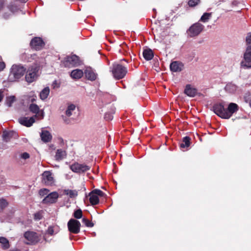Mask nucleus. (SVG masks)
I'll list each match as a JSON object with an SVG mask.
<instances>
[{
    "instance_id": "f257e3e1",
    "label": "nucleus",
    "mask_w": 251,
    "mask_h": 251,
    "mask_svg": "<svg viewBox=\"0 0 251 251\" xmlns=\"http://www.w3.org/2000/svg\"><path fill=\"white\" fill-rule=\"evenodd\" d=\"M26 69L21 65H13L11 67L8 76L9 82L18 81L25 74Z\"/></svg>"
},
{
    "instance_id": "f03ea898",
    "label": "nucleus",
    "mask_w": 251,
    "mask_h": 251,
    "mask_svg": "<svg viewBox=\"0 0 251 251\" xmlns=\"http://www.w3.org/2000/svg\"><path fill=\"white\" fill-rule=\"evenodd\" d=\"M204 26L199 22L192 24L186 31L188 37L193 38L199 35L204 30Z\"/></svg>"
},
{
    "instance_id": "7ed1b4c3",
    "label": "nucleus",
    "mask_w": 251,
    "mask_h": 251,
    "mask_svg": "<svg viewBox=\"0 0 251 251\" xmlns=\"http://www.w3.org/2000/svg\"><path fill=\"white\" fill-rule=\"evenodd\" d=\"M127 72V69L119 64H114L112 68V73L115 78L120 79L125 77Z\"/></svg>"
},
{
    "instance_id": "20e7f679",
    "label": "nucleus",
    "mask_w": 251,
    "mask_h": 251,
    "mask_svg": "<svg viewBox=\"0 0 251 251\" xmlns=\"http://www.w3.org/2000/svg\"><path fill=\"white\" fill-rule=\"evenodd\" d=\"M39 66L34 64L28 69L26 75L25 80L28 83H31L35 81L38 76V71Z\"/></svg>"
},
{
    "instance_id": "39448f33",
    "label": "nucleus",
    "mask_w": 251,
    "mask_h": 251,
    "mask_svg": "<svg viewBox=\"0 0 251 251\" xmlns=\"http://www.w3.org/2000/svg\"><path fill=\"white\" fill-rule=\"evenodd\" d=\"M62 63L65 67H72L79 65L80 61L77 56L72 55L65 57Z\"/></svg>"
},
{
    "instance_id": "423d86ee",
    "label": "nucleus",
    "mask_w": 251,
    "mask_h": 251,
    "mask_svg": "<svg viewBox=\"0 0 251 251\" xmlns=\"http://www.w3.org/2000/svg\"><path fill=\"white\" fill-rule=\"evenodd\" d=\"M213 111L218 116L223 119H226L227 115L226 114V108L225 107V103L220 102L214 105Z\"/></svg>"
},
{
    "instance_id": "0eeeda50",
    "label": "nucleus",
    "mask_w": 251,
    "mask_h": 251,
    "mask_svg": "<svg viewBox=\"0 0 251 251\" xmlns=\"http://www.w3.org/2000/svg\"><path fill=\"white\" fill-rule=\"evenodd\" d=\"M75 105L72 103L68 104L66 109L65 111L64 115H62V118L63 120V121L65 123H70V120L69 119H68V118L72 116L74 113H75Z\"/></svg>"
},
{
    "instance_id": "6e6552de",
    "label": "nucleus",
    "mask_w": 251,
    "mask_h": 251,
    "mask_svg": "<svg viewBox=\"0 0 251 251\" xmlns=\"http://www.w3.org/2000/svg\"><path fill=\"white\" fill-rule=\"evenodd\" d=\"M104 193L100 190L95 189L89 193V201L93 205L98 204L99 203V196L103 197Z\"/></svg>"
},
{
    "instance_id": "1a4fd4ad",
    "label": "nucleus",
    "mask_w": 251,
    "mask_h": 251,
    "mask_svg": "<svg viewBox=\"0 0 251 251\" xmlns=\"http://www.w3.org/2000/svg\"><path fill=\"white\" fill-rule=\"evenodd\" d=\"M70 169L74 172L78 174L84 173L90 169V166L85 164L75 163L70 165Z\"/></svg>"
},
{
    "instance_id": "9d476101",
    "label": "nucleus",
    "mask_w": 251,
    "mask_h": 251,
    "mask_svg": "<svg viewBox=\"0 0 251 251\" xmlns=\"http://www.w3.org/2000/svg\"><path fill=\"white\" fill-rule=\"evenodd\" d=\"M242 67L251 68V46L247 47L244 54V60L241 63Z\"/></svg>"
},
{
    "instance_id": "9b49d317",
    "label": "nucleus",
    "mask_w": 251,
    "mask_h": 251,
    "mask_svg": "<svg viewBox=\"0 0 251 251\" xmlns=\"http://www.w3.org/2000/svg\"><path fill=\"white\" fill-rule=\"evenodd\" d=\"M81 224L80 222L73 219H71L68 223V227L69 230L73 233L77 234L80 231Z\"/></svg>"
},
{
    "instance_id": "f8f14e48",
    "label": "nucleus",
    "mask_w": 251,
    "mask_h": 251,
    "mask_svg": "<svg viewBox=\"0 0 251 251\" xmlns=\"http://www.w3.org/2000/svg\"><path fill=\"white\" fill-rule=\"evenodd\" d=\"M30 111L35 114V116H33L37 120H41L43 119L44 116V113L43 110H40L39 106L35 104H31L29 106Z\"/></svg>"
},
{
    "instance_id": "ddd939ff",
    "label": "nucleus",
    "mask_w": 251,
    "mask_h": 251,
    "mask_svg": "<svg viewBox=\"0 0 251 251\" xmlns=\"http://www.w3.org/2000/svg\"><path fill=\"white\" fill-rule=\"evenodd\" d=\"M42 181L47 185H52L54 184V179L52 173L50 171H45L42 175Z\"/></svg>"
},
{
    "instance_id": "4468645a",
    "label": "nucleus",
    "mask_w": 251,
    "mask_h": 251,
    "mask_svg": "<svg viewBox=\"0 0 251 251\" xmlns=\"http://www.w3.org/2000/svg\"><path fill=\"white\" fill-rule=\"evenodd\" d=\"M25 237L29 241L27 244L37 243L40 239L39 236L36 232L27 231L25 233Z\"/></svg>"
},
{
    "instance_id": "2eb2a0df",
    "label": "nucleus",
    "mask_w": 251,
    "mask_h": 251,
    "mask_svg": "<svg viewBox=\"0 0 251 251\" xmlns=\"http://www.w3.org/2000/svg\"><path fill=\"white\" fill-rule=\"evenodd\" d=\"M59 197L58 193L57 192H53L49 194L43 200L44 203H55Z\"/></svg>"
},
{
    "instance_id": "dca6fc26",
    "label": "nucleus",
    "mask_w": 251,
    "mask_h": 251,
    "mask_svg": "<svg viewBox=\"0 0 251 251\" xmlns=\"http://www.w3.org/2000/svg\"><path fill=\"white\" fill-rule=\"evenodd\" d=\"M30 45L32 48L39 50L42 48L44 44L41 38L35 37L31 40Z\"/></svg>"
},
{
    "instance_id": "f3484780",
    "label": "nucleus",
    "mask_w": 251,
    "mask_h": 251,
    "mask_svg": "<svg viewBox=\"0 0 251 251\" xmlns=\"http://www.w3.org/2000/svg\"><path fill=\"white\" fill-rule=\"evenodd\" d=\"M35 122V119L34 117H31L29 118L28 117H23L19 119V122L22 125L30 127Z\"/></svg>"
},
{
    "instance_id": "a211bd4d",
    "label": "nucleus",
    "mask_w": 251,
    "mask_h": 251,
    "mask_svg": "<svg viewBox=\"0 0 251 251\" xmlns=\"http://www.w3.org/2000/svg\"><path fill=\"white\" fill-rule=\"evenodd\" d=\"M238 110V106L235 103H230L226 108V114L227 115L226 119H229L232 114Z\"/></svg>"
},
{
    "instance_id": "6ab92c4d",
    "label": "nucleus",
    "mask_w": 251,
    "mask_h": 251,
    "mask_svg": "<svg viewBox=\"0 0 251 251\" xmlns=\"http://www.w3.org/2000/svg\"><path fill=\"white\" fill-rule=\"evenodd\" d=\"M170 67L172 72H178L182 71L183 68V65L181 62L174 61L171 63Z\"/></svg>"
},
{
    "instance_id": "aec40b11",
    "label": "nucleus",
    "mask_w": 251,
    "mask_h": 251,
    "mask_svg": "<svg viewBox=\"0 0 251 251\" xmlns=\"http://www.w3.org/2000/svg\"><path fill=\"white\" fill-rule=\"evenodd\" d=\"M17 137V134L15 132L10 131H4L3 132L2 137L3 140L5 142H8L10 140V139L12 138H16Z\"/></svg>"
},
{
    "instance_id": "412c9836",
    "label": "nucleus",
    "mask_w": 251,
    "mask_h": 251,
    "mask_svg": "<svg viewBox=\"0 0 251 251\" xmlns=\"http://www.w3.org/2000/svg\"><path fill=\"white\" fill-rule=\"evenodd\" d=\"M40 136L42 140L44 142H50L52 138L50 133L47 130H43L42 131Z\"/></svg>"
},
{
    "instance_id": "4be33fe9",
    "label": "nucleus",
    "mask_w": 251,
    "mask_h": 251,
    "mask_svg": "<svg viewBox=\"0 0 251 251\" xmlns=\"http://www.w3.org/2000/svg\"><path fill=\"white\" fill-rule=\"evenodd\" d=\"M63 194L68 196L71 199H74L77 197L78 195V191L76 190L64 189L63 190Z\"/></svg>"
},
{
    "instance_id": "5701e85b",
    "label": "nucleus",
    "mask_w": 251,
    "mask_h": 251,
    "mask_svg": "<svg viewBox=\"0 0 251 251\" xmlns=\"http://www.w3.org/2000/svg\"><path fill=\"white\" fill-rule=\"evenodd\" d=\"M66 156V152L62 149H58L56 151L55 158L56 160H61Z\"/></svg>"
},
{
    "instance_id": "b1692460",
    "label": "nucleus",
    "mask_w": 251,
    "mask_h": 251,
    "mask_svg": "<svg viewBox=\"0 0 251 251\" xmlns=\"http://www.w3.org/2000/svg\"><path fill=\"white\" fill-rule=\"evenodd\" d=\"M83 75V72L81 70L76 69L73 70L71 73V76L73 78H80Z\"/></svg>"
},
{
    "instance_id": "393cba45",
    "label": "nucleus",
    "mask_w": 251,
    "mask_h": 251,
    "mask_svg": "<svg viewBox=\"0 0 251 251\" xmlns=\"http://www.w3.org/2000/svg\"><path fill=\"white\" fill-rule=\"evenodd\" d=\"M143 55L146 60H150L153 57V53L151 49L145 50L143 52Z\"/></svg>"
},
{
    "instance_id": "a878e982",
    "label": "nucleus",
    "mask_w": 251,
    "mask_h": 251,
    "mask_svg": "<svg viewBox=\"0 0 251 251\" xmlns=\"http://www.w3.org/2000/svg\"><path fill=\"white\" fill-rule=\"evenodd\" d=\"M196 93V89L191 87L190 86L187 85L185 89V93L189 97H194Z\"/></svg>"
},
{
    "instance_id": "bb28decb",
    "label": "nucleus",
    "mask_w": 251,
    "mask_h": 251,
    "mask_svg": "<svg viewBox=\"0 0 251 251\" xmlns=\"http://www.w3.org/2000/svg\"><path fill=\"white\" fill-rule=\"evenodd\" d=\"M212 17V13L205 12L201 17L200 20L198 21L200 23L202 22L204 23H207Z\"/></svg>"
},
{
    "instance_id": "cd10ccee",
    "label": "nucleus",
    "mask_w": 251,
    "mask_h": 251,
    "mask_svg": "<svg viewBox=\"0 0 251 251\" xmlns=\"http://www.w3.org/2000/svg\"><path fill=\"white\" fill-rule=\"evenodd\" d=\"M237 88V87L236 85L232 83H229L227 84L226 86L225 90L226 91L232 93L235 92L236 91Z\"/></svg>"
},
{
    "instance_id": "c85d7f7f",
    "label": "nucleus",
    "mask_w": 251,
    "mask_h": 251,
    "mask_svg": "<svg viewBox=\"0 0 251 251\" xmlns=\"http://www.w3.org/2000/svg\"><path fill=\"white\" fill-rule=\"evenodd\" d=\"M85 75L86 77L90 80H95L97 78V75L91 70H86Z\"/></svg>"
},
{
    "instance_id": "c756f323",
    "label": "nucleus",
    "mask_w": 251,
    "mask_h": 251,
    "mask_svg": "<svg viewBox=\"0 0 251 251\" xmlns=\"http://www.w3.org/2000/svg\"><path fill=\"white\" fill-rule=\"evenodd\" d=\"M50 93V89L49 87L45 88L40 93V96L42 100H44L47 98Z\"/></svg>"
},
{
    "instance_id": "7c9ffc66",
    "label": "nucleus",
    "mask_w": 251,
    "mask_h": 251,
    "mask_svg": "<svg viewBox=\"0 0 251 251\" xmlns=\"http://www.w3.org/2000/svg\"><path fill=\"white\" fill-rule=\"evenodd\" d=\"M190 138L189 137L186 136L184 137L182 142L180 144V147L182 148L188 147L190 146Z\"/></svg>"
},
{
    "instance_id": "2f4dec72",
    "label": "nucleus",
    "mask_w": 251,
    "mask_h": 251,
    "mask_svg": "<svg viewBox=\"0 0 251 251\" xmlns=\"http://www.w3.org/2000/svg\"><path fill=\"white\" fill-rule=\"evenodd\" d=\"M0 243L2 245V248L7 249L9 247V243L7 239L4 237H0Z\"/></svg>"
},
{
    "instance_id": "473e14b6",
    "label": "nucleus",
    "mask_w": 251,
    "mask_h": 251,
    "mask_svg": "<svg viewBox=\"0 0 251 251\" xmlns=\"http://www.w3.org/2000/svg\"><path fill=\"white\" fill-rule=\"evenodd\" d=\"M8 205V202L3 199H0V210H2Z\"/></svg>"
},
{
    "instance_id": "72a5a7b5",
    "label": "nucleus",
    "mask_w": 251,
    "mask_h": 251,
    "mask_svg": "<svg viewBox=\"0 0 251 251\" xmlns=\"http://www.w3.org/2000/svg\"><path fill=\"white\" fill-rule=\"evenodd\" d=\"M15 97L14 96H10L7 97L6 100L7 105H8L9 107L11 106L12 103L15 101Z\"/></svg>"
},
{
    "instance_id": "f704fd0d",
    "label": "nucleus",
    "mask_w": 251,
    "mask_h": 251,
    "mask_svg": "<svg viewBox=\"0 0 251 251\" xmlns=\"http://www.w3.org/2000/svg\"><path fill=\"white\" fill-rule=\"evenodd\" d=\"M74 217L76 219H80L82 216V211L80 209L76 210L74 214Z\"/></svg>"
},
{
    "instance_id": "c9c22d12",
    "label": "nucleus",
    "mask_w": 251,
    "mask_h": 251,
    "mask_svg": "<svg viewBox=\"0 0 251 251\" xmlns=\"http://www.w3.org/2000/svg\"><path fill=\"white\" fill-rule=\"evenodd\" d=\"M82 222L88 227H92L94 226V224L86 218H83L82 219Z\"/></svg>"
},
{
    "instance_id": "e433bc0d",
    "label": "nucleus",
    "mask_w": 251,
    "mask_h": 251,
    "mask_svg": "<svg viewBox=\"0 0 251 251\" xmlns=\"http://www.w3.org/2000/svg\"><path fill=\"white\" fill-rule=\"evenodd\" d=\"M200 2V0H189L188 4L190 6L193 7L197 5Z\"/></svg>"
},
{
    "instance_id": "4c0bfd02",
    "label": "nucleus",
    "mask_w": 251,
    "mask_h": 251,
    "mask_svg": "<svg viewBox=\"0 0 251 251\" xmlns=\"http://www.w3.org/2000/svg\"><path fill=\"white\" fill-rule=\"evenodd\" d=\"M49 190L47 189H42L39 191V194L40 196H44L48 195Z\"/></svg>"
},
{
    "instance_id": "58836bf2",
    "label": "nucleus",
    "mask_w": 251,
    "mask_h": 251,
    "mask_svg": "<svg viewBox=\"0 0 251 251\" xmlns=\"http://www.w3.org/2000/svg\"><path fill=\"white\" fill-rule=\"evenodd\" d=\"M42 215L41 212H39L34 214V219L36 220H40L42 219Z\"/></svg>"
},
{
    "instance_id": "ea45409f",
    "label": "nucleus",
    "mask_w": 251,
    "mask_h": 251,
    "mask_svg": "<svg viewBox=\"0 0 251 251\" xmlns=\"http://www.w3.org/2000/svg\"><path fill=\"white\" fill-rule=\"evenodd\" d=\"M246 40L248 44L251 45V33L248 34Z\"/></svg>"
},
{
    "instance_id": "a19ab883",
    "label": "nucleus",
    "mask_w": 251,
    "mask_h": 251,
    "mask_svg": "<svg viewBox=\"0 0 251 251\" xmlns=\"http://www.w3.org/2000/svg\"><path fill=\"white\" fill-rule=\"evenodd\" d=\"M9 9L13 13L17 10V7L16 6L9 5Z\"/></svg>"
},
{
    "instance_id": "79ce46f5",
    "label": "nucleus",
    "mask_w": 251,
    "mask_h": 251,
    "mask_svg": "<svg viewBox=\"0 0 251 251\" xmlns=\"http://www.w3.org/2000/svg\"><path fill=\"white\" fill-rule=\"evenodd\" d=\"M21 157L22 158L26 159L29 157V155L28 153L26 152H24L21 155Z\"/></svg>"
},
{
    "instance_id": "37998d69",
    "label": "nucleus",
    "mask_w": 251,
    "mask_h": 251,
    "mask_svg": "<svg viewBox=\"0 0 251 251\" xmlns=\"http://www.w3.org/2000/svg\"><path fill=\"white\" fill-rule=\"evenodd\" d=\"M5 68V64L3 62L0 61V71H2Z\"/></svg>"
},
{
    "instance_id": "c03bdc74",
    "label": "nucleus",
    "mask_w": 251,
    "mask_h": 251,
    "mask_svg": "<svg viewBox=\"0 0 251 251\" xmlns=\"http://www.w3.org/2000/svg\"><path fill=\"white\" fill-rule=\"evenodd\" d=\"M105 118L107 120H111L112 119V117L109 114H105Z\"/></svg>"
},
{
    "instance_id": "a18cd8bd",
    "label": "nucleus",
    "mask_w": 251,
    "mask_h": 251,
    "mask_svg": "<svg viewBox=\"0 0 251 251\" xmlns=\"http://www.w3.org/2000/svg\"><path fill=\"white\" fill-rule=\"evenodd\" d=\"M3 97V94H2V91L0 90V102L2 100Z\"/></svg>"
},
{
    "instance_id": "49530a36",
    "label": "nucleus",
    "mask_w": 251,
    "mask_h": 251,
    "mask_svg": "<svg viewBox=\"0 0 251 251\" xmlns=\"http://www.w3.org/2000/svg\"><path fill=\"white\" fill-rule=\"evenodd\" d=\"M52 85H53V88H55V87H58V86H57V83L56 81H54L53 82Z\"/></svg>"
},
{
    "instance_id": "de8ad7c7",
    "label": "nucleus",
    "mask_w": 251,
    "mask_h": 251,
    "mask_svg": "<svg viewBox=\"0 0 251 251\" xmlns=\"http://www.w3.org/2000/svg\"><path fill=\"white\" fill-rule=\"evenodd\" d=\"M48 232L49 233H50V234H52V233H53V230L51 228H49L48 229Z\"/></svg>"
},
{
    "instance_id": "09e8293b",
    "label": "nucleus",
    "mask_w": 251,
    "mask_h": 251,
    "mask_svg": "<svg viewBox=\"0 0 251 251\" xmlns=\"http://www.w3.org/2000/svg\"><path fill=\"white\" fill-rule=\"evenodd\" d=\"M249 104H250V106L251 107V100H250V101L249 102Z\"/></svg>"
},
{
    "instance_id": "8fccbe9b",
    "label": "nucleus",
    "mask_w": 251,
    "mask_h": 251,
    "mask_svg": "<svg viewBox=\"0 0 251 251\" xmlns=\"http://www.w3.org/2000/svg\"><path fill=\"white\" fill-rule=\"evenodd\" d=\"M94 235L95 236L96 235V233H94Z\"/></svg>"
}]
</instances>
